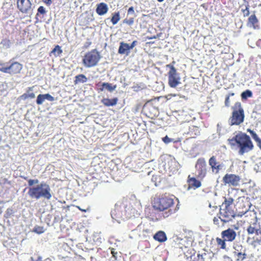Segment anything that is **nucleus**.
<instances>
[{
	"instance_id": "obj_1",
	"label": "nucleus",
	"mask_w": 261,
	"mask_h": 261,
	"mask_svg": "<svg viewBox=\"0 0 261 261\" xmlns=\"http://www.w3.org/2000/svg\"><path fill=\"white\" fill-rule=\"evenodd\" d=\"M175 197L169 193L157 194L152 198V206L159 212H165L164 216L168 217L175 213L177 210L174 208Z\"/></svg>"
},
{
	"instance_id": "obj_2",
	"label": "nucleus",
	"mask_w": 261,
	"mask_h": 261,
	"mask_svg": "<svg viewBox=\"0 0 261 261\" xmlns=\"http://www.w3.org/2000/svg\"><path fill=\"white\" fill-rule=\"evenodd\" d=\"M29 186L28 194L31 199L38 200L44 198L49 200L51 197V189L49 186L44 182L38 184L37 179L28 180Z\"/></svg>"
},
{
	"instance_id": "obj_3",
	"label": "nucleus",
	"mask_w": 261,
	"mask_h": 261,
	"mask_svg": "<svg viewBox=\"0 0 261 261\" xmlns=\"http://www.w3.org/2000/svg\"><path fill=\"white\" fill-rule=\"evenodd\" d=\"M237 139L238 153L240 155H244L253 149L254 144L249 136L246 134L240 133L239 137Z\"/></svg>"
},
{
	"instance_id": "obj_4",
	"label": "nucleus",
	"mask_w": 261,
	"mask_h": 261,
	"mask_svg": "<svg viewBox=\"0 0 261 261\" xmlns=\"http://www.w3.org/2000/svg\"><path fill=\"white\" fill-rule=\"evenodd\" d=\"M232 112L229 119L230 125H238L241 124L244 120L245 114L242 104L240 102H236L232 107Z\"/></svg>"
},
{
	"instance_id": "obj_5",
	"label": "nucleus",
	"mask_w": 261,
	"mask_h": 261,
	"mask_svg": "<svg viewBox=\"0 0 261 261\" xmlns=\"http://www.w3.org/2000/svg\"><path fill=\"white\" fill-rule=\"evenodd\" d=\"M100 58V53L96 49H93L85 54L82 62L86 67L91 68L96 66Z\"/></svg>"
},
{
	"instance_id": "obj_6",
	"label": "nucleus",
	"mask_w": 261,
	"mask_h": 261,
	"mask_svg": "<svg viewBox=\"0 0 261 261\" xmlns=\"http://www.w3.org/2000/svg\"><path fill=\"white\" fill-rule=\"evenodd\" d=\"M166 67L170 69L168 72V84L170 87L175 88L180 83V77L173 65L168 64Z\"/></svg>"
},
{
	"instance_id": "obj_7",
	"label": "nucleus",
	"mask_w": 261,
	"mask_h": 261,
	"mask_svg": "<svg viewBox=\"0 0 261 261\" xmlns=\"http://www.w3.org/2000/svg\"><path fill=\"white\" fill-rule=\"evenodd\" d=\"M22 68V65L18 62H14L9 66H5V63H0V71L10 74H15L20 73Z\"/></svg>"
},
{
	"instance_id": "obj_8",
	"label": "nucleus",
	"mask_w": 261,
	"mask_h": 261,
	"mask_svg": "<svg viewBox=\"0 0 261 261\" xmlns=\"http://www.w3.org/2000/svg\"><path fill=\"white\" fill-rule=\"evenodd\" d=\"M195 168L197 172V178L203 179L207 174V165L205 159L203 158L198 159L196 162Z\"/></svg>"
},
{
	"instance_id": "obj_9",
	"label": "nucleus",
	"mask_w": 261,
	"mask_h": 261,
	"mask_svg": "<svg viewBox=\"0 0 261 261\" xmlns=\"http://www.w3.org/2000/svg\"><path fill=\"white\" fill-rule=\"evenodd\" d=\"M219 218L223 222H228L234 218L236 213L232 207H221L219 211Z\"/></svg>"
},
{
	"instance_id": "obj_10",
	"label": "nucleus",
	"mask_w": 261,
	"mask_h": 261,
	"mask_svg": "<svg viewBox=\"0 0 261 261\" xmlns=\"http://www.w3.org/2000/svg\"><path fill=\"white\" fill-rule=\"evenodd\" d=\"M241 177L234 174H226L222 178V181L225 185L237 187L239 185Z\"/></svg>"
},
{
	"instance_id": "obj_11",
	"label": "nucleus",
	"mask_w": 261,
	"mask_h": 261,
	"mask_svg": "<svg viewBox=\"0 0 261 261\" xmlns=\"http://www.w3.org/2000/svg\"><path fill=\"white\" fill-rule=\"evenodd\" d=\"M208 164L211 168L212 171L215 174H218L220 170L224 168L223 163L218 161L215 155L211 156L208 160Z\"/></svg>"
},
{
	"instance_id": "obj_12",
	"label": "nucleus",
	"mask_w": 261,
	"mask_h": 261,
	"mask_svg": "<svg viewBox=\"0 0 261 261\" xmlns=\"http://www.w3.org/2000/svg\"><path fill=\"white\" fill-rule=\"evenodd\" d=\"M17 6L22 13L30 14L32 11V4L30 0H17Z\"/></svg>"
},
{
	"instance_id": "obj_13",
	"label": "nucleus",
	"mask_w": 261,
	"mask_h": 261,
	"mask_svg": "<svg viewBox=\"0 0 261 261\" xmlns=\"http://www.w3.org/2000/svg\"><path fill=\"white\" fill-rule=\"evenodd\" d=\"M177 163L175 159L168 157L165 159V168L169 172H174L177 170Z\"/></svg>"
},
{
	"instance_id": "obj_14",
	"label": "nucleus",
	"mask_w": 261,
	"mask_h": 261,
	"mask_svg": "<svg viewBox=\"0 0 261 261\" xmlns=\"http://www.w3.org/2000/svg\"><path fill=\"white\" fill-rule=\"evenodd\" d=\"M236 232L232 229L228 228L226 230H223L221 232V237L226 241L232 242L236 238Z\"/></svg>"
},
{
	"instance_id": "obj_15",
	"label": "nucleus",
	"mask_w": 261,
	"mask_h": 261,
	"mask_svg": "<svg viewBox=\"0 0 261 261\" xmlns=\"http://www.w3.org/2000/svg\"><path fill=\"white\" fill-rule=\"evenodd\" d=\"M97 90L98 91H103L105 89H107L109 91L112 92L114 91L116 88V85H112V84L108 83H100L99 82L96 84Z\"/></svg>"
},
{
	"instance_id": "obj_16",
	"label": "nucleus",
	"mask_w": 261,
	"mask_h": 261,
	"mask_svg": "<svg viewBox=\"0 0 261 261\" xmlns=\"http://www.w3.org/2000/svg\"><path fill=\"white\" fill-rule=\"evenodd\" d=\"M257 220L255 219L254 222L250 225L247 229V232L249 234L255 233L256 235L261 234V230L259 225L257 224Z\"/></svg>"
},
{
	"instance_id": "obj_17",
	"label": "nucleus",
	"mask_w": 261,
	"mask_h": 261,
	"mask_svg": "<svg viewBox=\"0 0 261 261\" xmlns=\"http://www.w3.org/2000/svg\"><path fill=\"white\" fill-rule=\"evenodd\" d=\"M45 99H47L50 101L55 100L54 97L48 93L45 94H39L37 97L36 103L38 105H41L43 103V101Z\"/></svg>"
},
{
	"instance_id": "obj_18",
	"label": "nucleus",
	"mask_w": 261,
	"mask_h": 261,
	"mask_svg": "<svg viewBox=\"0 0 261 261\" xmlns=\"http://www.w3.org/2000/svg\"><path fill=\"white\" fill-rule=\"evenodd\" d=\"M111 216L113 219L118 221L123 219V214L120 207H115L113 211H112Z\"/></svg>"
},
{
	"instance_id": "obj_19",
	"label": "nucleus",
	"mask_w": 261,
	"mask_h": 261,
	"mask_svg": "<svg viewBox=\"0 0 261 261\" xmlns=\"http://www.w3.org/2000/svg\"><path fill=\"white\" fill-rule=\"evenodd\" d=\"M108 10L107 5L104 3H101L97 5L96 11L99 15L105 14Z\"/></svg>"
},
{
	"instance_id": "obj_20",
	"label": "nucleus",
	"mask_w": 261,
	"mask_h": 261,
	"mask_svg": "<svg viewBox=\"0 0 261 261\" xmlns=\"http://www.w3.org/2000/svg\"><path fill=\"white\" fill-rule=\"evenodd\" d=\"M188 181L189 187L194 189L198 188L201 186V182L195 177H190V176H189Z\"/></svg>"
},
{
	"instance_id": "obj_21",
	"label": "nucleus",
	"mask_w": 261,
	"mask_h": 261,
	"mask_svg": "<svg viewBox=\"0 0 261 261\" xmlns=\"http://www.w3.org/2000/svg\"><path fill=\"white\" fill-rule=\"evenodd\" d=\"M130 49L128 44L121 42L118 49V53L121 55L126 54L128 55Z\"/></svg>"
},
{
	"instance_id": "obj_22",
	"label": "nucleus",
	"mask_w": 261,
	"mask_h": 261,
	"mask_svg": "<svg viewBox=\"0 0 261 261\" xmlns=\"http://www.w3.org/2000/svg\"><path fill=\"white\" fill-rule=\"evenodd\" d=\"M247 25L248 27L253 28L254 29H258L259 28L257 17H249Z\"/></svg>"
},
{
	"instance_id": "obj_23",
	"label": "nucleus",
	"mask_w": 261,
	"mask_h": 261,
	"mask_svg": "<svg viewBox=\"0 0 261 261\" xmlns=\"http://www.w3.org/2000/svg\"><path fill=\"white\" fill-rule=\"evenodd\" d=\"M247 132L250 133L253 139L256 143L257 146L261 150V139L259 138V137L256 134V133L254 132L253 130L248 128L247 129Z\"/></svg>"
},
{
	"instance_id": "obj_24",
	"label": "nucleus",
	"mask_w": 261,
	"mask_h": 261,
	"mask_svg": "<svg viewBox=\"0 0 261 261\" xmlns=\"http://www.w3.org/2000/svg\"><path fill=\"white\" fill-rule=\"evenodd\" d=\"M153 239L159 242H164L167 240V237L164 231H159L153 236Z\"/></svg>"
},
{
	"instance_id": "obj_25",
	"label": "nucleus",
	"mask_w": 261,
	"mask_h": 261,
	"mask_svg": "<svg viewBox=\"0 0 261 261\" xmlns=\"http://www.w3.org/2000/svg\"><path fill=\"white\" fill-rule=\"evenodd\" d=\"M118 102L117 98H114L112 99L103 98L101 100V102L107 107L114 106L117 104Z\"/></svg>"
},
{
	"instance_id": "obj_26",
	"label": "nucleus",
	"mask_w": 261,
	"mask_h": 261,
	"mask_svg": "<svg viewBox=\"0 0 261 261\" xmlns=\"http://www.w3.org/2000/svg\"><path fill=\"white\" fill-rule=\"evenodd\" d=\"M87 81V77L84 74H80L75 76V80L74 81V84L76 85L80 83H86Z\"/></svg>"
},
{
	"instance_id": "obj_27",
	"label": "nucleus",
	"mask_w": 261,
	"mask_h": 261,
	"mask_svg": "<svg viewBox=\"0 0 261 261\" xmlns=\"http://www.w3.org/2000/svg\"><path fill=\"white\" fill-rule=\"evenodd\" d=\"M234 251L233 254L237 253L246 252L245 248L240 244L237 243L233 246Z\"/></svg>"
},
{
	"instance_id": "obj_28",
	"label": "nucleus",
	"mask_w": 261,
	"mask_h": 261,
	"mask_svg": "<svg viewBox=\"0 0 261 261\" xmlns=\"http://www.w3.org/2000/svg\"><path fill=\"white\" fill-rule=\"evenodd\" d=\"M216 241L218 247H219L221 249H226V241L223 239L219 238L218 237L216 238Z\"/></svg>"
},
{
	"instance_id": "obj_29",
	"label": "nucleus",
	"mask_w": 261,
	"mask_h": 261,
	"mask_svg": "<svg viewBox=\"0 0 261 261\" xmlns=\"http://www.w3.org/2000/svg\"><path fill=\"white\" fill-rule=\"evenodd\" d=\"M62 53V50L59 45L55 46V48L51 51L50 56L53 54L55 57L58 56Z\"/></svg>"
},
{
	"instance_id": "obj_30",
	"label": "nucleus",
	"mask_w": 261,
	"mask_h": 261,
	"mask_svg": "<svg viewBox=\"0 0 261 261\" xmlns=\"http://www.w3.org/2000/svg\"><path fill=\"white\" fill-rule=\"evenodd\" d=\"M14 211L12 208H8L4 215V217L6 219L11 218L14 216Z\"/></svg>"
},
{
	"instance_id": "obj_31",
	"label": "nucleus",
	"mask_w": 261,
	"mask_h": 261,
	"mask_svg": "<svg viewBox=\"0 0 261 261\" xmlns=\"http://www.w3.org/2000/svg\"><path fill=\"white\" fill-rule=\"evenodd\" d=\"M234 255L237 256L236 260L237 261H243L247 257V254L246 252H240L234 254Z\"/></svg>"
},
{
	"instance_id": "obj_32",
	"label": "nucleus",
	"mask_w": 261,
	"mask_h": 261,
	"mask_svg": "<svg viewBox=\"0 0 261 261\" xmlns=\"http://www.w3.org/2000/svg\"><path fill=\"white\" fill-rule=\"evenodd\" d=\"M233 202V199L232 198H228L225 199L222 203V207H232V205Z\"/></svg>"
},
{
	"instance_id": "obj_33",
	"label": "nucleus",
	"mask_w": 261,
	"mask_h": 261,
	"mask_svg": "<svg viewBox=\"0 0 261 261\" xmlns=\"http://www.w3.org/2000/svg\"><path fill=\"white\" fill-rule=\"evenodd\" d=\"M252 96V93L250 90H247L241 94V97L242 99H246L248 97H251Z\"/></svg>"
},
{
	"instance_id": "obj_34",
	"label": "nucleus",
	"mask_w": 261,
	"mask_h": 261,
	"mask_svg": "<svg viewBox=\"0 0 261 261\" xmlns=\"http://www.w3.org/2000/svg\"><path fill=\"white\" fill-rule=\"evenodd\" d=\"M240 136V133L236 135L234 137L232 138L231 139H228V141L229 144L231 146H234L236 145H237V138Z\"/></svg>"
},
{
	"instance_id": "obj_35",
	"label": "nucleus",
	"mask_w": 261,
	"mask_h": 261,
	"mask_svg": "<svg viewBox=\"0 0 261 261\" xmlns=\"http://www.w3.org/2000/svg\"><path fill=\"white\" fill-rule=\"evenodd\" d=\"M35 97V95L34 93H24L22 95H21L19 98L22 100H25L28 98H34Z\"/></svg>"
},
{
	"instance_id": "obj_36",
	"label": "nucleus",
	"mask_w": 261,
	"mask_h": 261,
	"mask_svg": "<svg viewBox=\"0 0 261 261\" xmlns=\"http://www.w3.org/2000/svg\"><path fill=\"white\" fill-rule=\"evenodd\" d=\"M1 44L4 47L8 48L10 47L11 41L7 38L3 39L1 41Z\"/></svg>"
},
{
	"instance_id": "obj_37",
	"label": "nucleus",
	"mask_w": 261,
	"mask_h": 261,
	"mask_svg": "<svg viewBox=\"0 0 261 261\" xmlns=\"http://www.w3.org/2000/svg\"><path fill=\"white\" fill-rule=\"evenodd\" d=\"M134 21V18L133 17H130L129 19L126 18L123 20L124 23H125L129 25L133 24Z\"/></svg>"
},
{
	"instance_id": "obj_38",
	"label": "nucleus",
	"mask_w": 261,
	"mask_h": 261,
	"mask_svg": "<svg viewBox=\"0 0 261 261\" xmlns=\"http://www.w3.org/2000/svg\"><path fill=\"white\" fill-rule=\"evenodd\" d=\"M34 231L37 233H43L44 232L43 227L41 226L35 227L34 228Z\"/></svg>"
},
{
	"instance_id": "obj_39",
	"label": "nucleus",
	"mask_w": 261,
	"mask_h": 261,
	"mask_svg": "<svg viewBox=\"0 0 261 261\" xmlns=\"http://www.w3.org/2000/svg\"><path fill=\"white\" fill-rule=\"evenodd\" d=\"M192 261H204L203 254H198L197 256L195 257Z\"/></svg>"
},
{
	"instance_id": "obj_40",
	"label": "nucleus",
	"mask_w": 261,
	"mask_h": 261,
	"mask_svg": "<svg viewBox=\"0 0 261 261\" xmlns=\"http://www.w3.org/2000/svg\"><path fill=\"white\" fill-rule=\"evenodd\" d=\"M162 140L166 144H168L172 141L171 139L169 138L167 136L163 138Z\"/></svg>"
},
{
	"instance_id": "obj_41",
	"label": "nucleus",
	"mask_w": 261,
	"mask_h": 261,
	"mask_svg": "<svg viewBox=\"0 0 261 261\" xmlns=\"http://www.w3.org/2000/svg\"><path fill=\"white\" fill-rule=\"evenodd\" d=\"M38 13L41 14H44L45 13V9L43 6H40L38 9Z\"/></svg>"
},
{
	"instance_id": "obj_42",
	"label": "nucleus",
	"mask_w": 261,
	"mask_h": 261,
	"mask_svg": "<svg viewBox=\"0 0 261 261\" xmlns=\"http://www.w3.org/2000/svg\"><path fill=\"white\" fill-rule=\"evenodd\" d=\"M119 19L120 17H112L111 19V21H112L113 24H115L118 22Z\"/></svg>"
},
{
	"instance_id": "obj_43",
	"label": "nucleus",
	"mask_w": 261,
	"mask_h": 261,
	"mask_svg": "<svg viewBox=\"0 0 261 261\" xmlns=\"http://www.w3.org/2000/svg\"><path fill=\"white\" fill-rule=\"evenodd\" d=\"M225 105L228 107L230 106L229 96H226L225 100Z\"/></svg>"
},
{
	"instance_id": "obj_44",
	"label": "nucleus",
	"mask_w": 261,
	"mask_h": 261,
	"mask_svg": "<svg viewBox=\"0 0 261 261\" xmlns=\"http://www.w3.org/2000/svg\"><path fill=\"white\" fill-rule=\"evenodd\" d=\"M219 219H220L219 218V217L218 218H217V217H214V219H213V222H214V223L216 225H219Z\"/></svg>"
},
{
	"instance_id": "obj_45",
	"label": "nucleus",
	"mask_w": 261,
	"mask_h": 261,
	"mask_svg": "<svg viewBox=\"0 0 261 261\" xmlns=\"http://www.w3.org/2000/svg\"><path fill=\"white\" fill-rule=\"evenodd\" d=\"M91 44H92L91 42L90 41H88L85 43L84 47L85 48H87L91 45Z\"/></svg>"
},
{
	"instance_id": "obj_46",
	"label": "nucleus",
	"mask_w": 261,
	"mask_h": 261,
	"mask_svg": "<svg viewBox=\"0 0 261 261\" xmlns=\"http://www.w3.org/2000/svg\"><path fill=\"white\" fill-rule=\"evenodd\" d=\"M137 43V41L136 40H135L132 43V44L130 45H129V47L130 49H133Z\"/></svg>"
},
{
	"instance_id": "obj_47",
	"label": "nucleus",
	"mask_w": 261,
	"mask_h": 261,
	"mask_svg": "<svg viewBox=\"0 0 261 261\" xmlns=\"http://www.w3.org/2000/svg\"><path fill=\"white\" fill-rule=\"evenodd\" d=\"M43 2L45 3L46 5L49 6L52 4L51 0H42Z\"/></svg>"
},
{
	"instance_id": "obj_48",
	"label": "nucleus",
	"mask_w": 261,
	"mask_h": 261,
	"mask_svg": "<svg viewBox=\"0 0 261 261\" xmlns=\"http://www.w3.org/2000/svg\"><path fill=\"white\" fill-rule=\"evenodd\" d=\"M134 12L133 7H130L128 10V14H132Z\"/></svg>"
},
{
	"instance_id": "obj_49",
	"label": "nucleus",
	"mask_w": 261,
	"mask_h": 261,
	"mask_svg": "<svg viewBox=\"0 0 261 261\" xmlns=\"http://www.w3.org/2000/svg\"><path fill=\"white\" fill-rule=\"evenodd\" d=\"M111 253L114 257H116V255L117 254V253L115 251V249L114 248H112L111 249Z\"/></svg>"
},
{
	"instance_id": "obj_50",
	"label": "nucleus",
	"mask_w": 261,
	"mask_h": 261,
	"mask_svg": "<svg viewBox=\"0 0 261 261\" xmlns=\"http://www.w3.org/2000/svg\"><path fill=\"white\" fill-rule=\"evenodd\" d=\"M256 45L257 46L259 47L260 48H261V39H259L257 40V42H256Z\"/></svg>"
},
{
	"instance_id": "obj_51",
	"label": "nucleus",
	"mask_w": 261,
	"mask_h": 261,
	"mask_svg": "<svg viewBox=\"0 0 261 261\" xmlns=\"http://www.w3.org/2000/svg\"><path fill=\"white\" fill-rule=\"evenodd\" d=\"M244 199V197H239L238 198V201L237 202V204H239L241 201L243 202V200Z\"/></svg>"
},
{
	"instance_id": "obj_52",
	"label": "nucleus",
	"mask_w": 261,
	"mask_h": 261,
	"mask_svg": "<svg viewBox=\"0 0 261 261\" xmlns=\"http://www.w3.org/2000/svg\"><path fill=\"white\" fill-rule=\"evenodd\" d=\"M159 37V35H157L156 36H154L151 37H147V38L148 39H153V38H156L157 37Z\"/></svg>"
},
{
	"instance_id": "obj_53",
	"label": "nucleus",
	"mask_w": 261,
	"mask_h": 261,
	"mask_svg": "<svg viewBox=\"0 0 261 261\" xmlns=\"http://www.w3.org/2000/svg\"><path fill=\"white\" fill-rule=\"evenodd\" d=\"M76 207L82 212H86L87 211L86 210L82 209L79 206H77Z\"/></svg>"
},
{
	"instance_id": "obj_54",
	"label": "nucleus",
	"mask_w": 261,
	"mask_h": 261,
	"mask_svg": "<svg viewBox=\"0 0 261 261\" xmlns=\"http://www.w3.org/2000/svg\"><path fill=\"white\" fill-rule=\"evenodd\" d=\"M33 87H29L27 90V92H29L30 91H32L33 90Z\"/></svg>"
},
{
	"instance_id": "obj_55",
	"label": "nucleus",
	"mask_w": 261,
	"mask_h": 261,
	"mask_svg": "<svg viewBox=\"0 0 261 261\" xmlns=\"http://www.w3.org/2000/svg\"><path fill=\"white\" fill-rule=\"evenodd\" d=\"M36 261H42V258L41 257L39 256Z\"/></svg>"
},
{
	"instance_id": "obj_56",
	"label": "nucleus",
	"mask_w": 261,
	"mask_h": 261,
	"mask_svg": "<svg viewBox=\"0 0 261 261\" xmlns=\"http://www.w3.org/2000/svg\"><path fill=\"white\" fill-rule=\"evenodd\" d=\"M233 95H234L233 93H229V94L227 95V96H229V97H230V96H233Z\"/></svg>"
},
{
	"instance_id": "obj_57",
	"label": "nucleus",
	"mask_w": 261,
	"mask_h": 261,
	"mask_svg": "<svg viewBox=\"0 0 261 261\" xmlns=\"http://www.w3.org/2000/svg\"><path fill=\"white\" fill-rule=\"evenodd\" d=\"M113 16H119V14L118 13H116Z\"/></svg>"
},
{
	"instance_id": "obj_58",
	"label": "nucleus",
	"mask_w": 261,
	"mask_h": 261,
	"mask_svg": "<svg viewBox=\"0 0 261 261\" xmlns=\"http://www.w3.org/2000/svg\"><path fill=\"white\" fill-rule=\"evenodd\" d=\"M159 2H163L164 0H157Z\"/></svg>"
},
{
	"instance_id": "obj_59",
	"label": "nucleus",
	"mask_w": 261,
	"mask_h": 261,
	"mask_svg": "<svg viewBox=\"0 0 261 261\" xmlns=\"http://www.w3.org/2000/svg\"><path fill=\"white\" fill-rule=\"evenodd\" d=\"M168 96H170V95H168L167 96H166V98H167L168 99H170V98H168Z\"/></svg>"
},
{
	"instance_id": "obj_60",
	"label": "nucleus",
	"mask_w": 261,
	"mask_h": 261,
	"mask_svg": "<svg viewBox=\"0 0 261 261\" xmlns=\"http://www.w3.org/2000/svg\"><path fill=\"white\" fill-rule=\"evenodd\" d=\"M153 43V42H152V41H151V42H148L147 43H149V44H150V43Z\"/></svg>"
},
{
	"instance_id": "obj_61",
	"label": "nucleus",
	"mask_w": 261,
	"mask_h": 261,
	"mask_svg": "<svg viewBox=\"0 0 261 261\" xmlns=\"http://www.w3.org/2000/svg\"><path fill=\"white\" fill-rule=\"evenodd\" d=\"M23 178H24L25 180H27V177H23Z\"/></svg>"
},
{
	"instance_id": "obj_62",
	"label": "nucleus",
	"mask_w": 261,
	"mask_h": 261,
	"mask_svg": "<svg viewBox=\"0 0 261 261\" xmlns=\"http://www.w3.org/2000/svg\"><path fill=\"white\" fill-rule=\"evenodd\" d=\"M7 223L9 224V225H10L9 221L8 220Z\"/></svg>"
},
{
	"instance_id": "obj_63",
	"label": "nucleus",
	"mask_w": 261,
	"mask_h": 261,
	"mask_svg": "<svg viewBox=\"0 0 261 261\" xmlns=\"http://www.w3.org/2000/svg\"><path fill=\"white\" fill-rule=\"evenodd\" d=\"M250 41V39H248V43H249Z\"/></svg>"
},
{
	"instance_id": "obj_64",
	"label": "nucleus",
	"mask_w": 261,
	"mask_h": 261,
	"mask_svg": "<svg viewBox=\"0 0 261 261\" xmlns=\"http://www.w3.org/2000/svg\"><path fill=\"white\" fill-rule=\"evenodd\" d=\"M1 203V202H0V204Z\"/></svg>"
}]
</instances>
